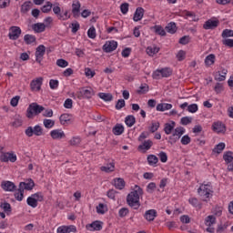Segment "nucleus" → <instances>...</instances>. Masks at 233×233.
Listing matches in <instances>:
<instances>
[{
  "label": "nucleus",
  "mask_w": 233,
  "mask_h": 233,
  "mask_svg": "<svg viewBox=\"0 0 233 233\" xmlns=\"http://www.w3.org/2000/svg\"><path fill=\"white\" fill-rule=\"evenodd\" d=\"M140 196H143V188L136 185L134 190L127 197V205L131 207V208H134V210H137L139 207H141V203L139 202Z\"/></svg>",
  "instance_id": "obj_1"
},
{
  "label": "nucleus",
  "mask_w": 233,
  "mask_h": 233,
  "mask_svg": "<svg viewBox=\"0 0 233 233\" xmlns=\"http://www.w3.org/2000/svg\"><path fill=\"white\" fill-rule=\"evenodd\" d=\"M41 112H45V106H40L37 103H32L29 105L26 110V117L28 119H33L34 116H39Z\"/></svg>",
  "instance_id": "obj_2"
},
{
  "label": "nucleus",
  "mask_w": 233,
  "mask_h": 233,
  "mask_svg": "<svg viewBox=\"0 0 233 233\" xmlns=\"http://www.w3.org/2000/svg\"><path fill=\"white\" fill-rule=\"evenodd\" d=\"M183 134H185V127H177L174 130L172 136L169 137V143L171 145H174V143H177L178 139L181 138V136H183Z\"/></svg>",
  "instance_id": "obj_3"
},
{
  "label": "nucleus",
  "mask_w": 233,
  "mask_h": 233,
  "mask_svg": "<svg viewBox=\"0 0 233 233\" xmlns=\"http://www.w3.org/2000/svg\"><path fill=\"white\" fill-rule=\"evenodd\" d=\"M43 136V127L41 126L36 125L34 127H28L25 129V136L28 137H32V136Z\"/></svg>",
  "instance_id": "obj_4"
},
{
  "label": "nucleus",
  "mask_w": 233,
  "mask_h": 233,
  "mask_svg": "<svg viewBox=\"0 0 233 233\" xmlns=\"http://www.w3.org/2000/svg\"><path fill=\"white\" fill-rule=\"evenodd\" d=\"M21 27L13 25L9 28L8 37L11 41H17L19 37H21Z\"/></svg>",
  "instance_id": "obj_5"
},
{
  "label": "nucleus",
  "mask_w": 233,
  "mask_h": 233,
  "mask_svg": "<svg viewBox=\"0 0 233 233\" xmlns=\"http://www.w3.org/2000/svg\"><path fill=\"white\" fill-rule=\"evenodd\" d=\"M205 225L207 228V232L209 233H215L216 229L212 227L213 225H216V217L214 215H209L205 219Z\"/></svg>",
  "instance_id": "obj_6"
},
{
  "label": "nucleus",
  "mask_w": 233,
  "mask_h": 233,
  "mask_svg": "<svg viewBox=\"0 0 233 233\" xmlns=\"http://www.w3.org/2000/svg\"><path fill=\"white\" fill-rule=\"evenodd\" d=\"M94 95H95L94 89L90 87L88 89L82 88L80 91L76 93V97L78 99H83V97H86V99H91V97Z\"/></svg>",
  "instance_id": "obj_7"
},
{
  "label": "nucleus",
  "mask_w": 233,
  "mask_h": 233,
  "mask_svg": "<svg viewBox=\"0 0 233 233\" xmlns=\"http://www.w3.org/2000/svg\"><path fill=\"white\" fill-rule=\"evenodd\" d=\"M46 52V47L44 45H40L36 47L35 56L36 63L41 65V61H43V57L45 56V53Z\"/></svg>",
  "instance_id": "obj_8"
},
{
  "label": "nucleus",
  "mask_w": 233,
  "mask_h": 233,
  "mask_svg": "<svg viewBox=\"0 0 233 233\" xmlns=\"http://www.w3.org/2000/svg\"><path fill=\"white\" fill-rule=\"evenodd\" d=\"M224 161L228 164V170L229 172L233 171V152L228 151L223 156Z\"/></svg>",
  "instance_id": "obj_9"
},
{
  "label": "nucleus",
  "mask_w": 233,
  "mask_h": 233,
  "mask_svg": "<svg viewBox=\"0 0 233 233\" xmlns=\"http://www.w3.org/2000/svg\"><path fill=\"white\" fill-rule=\"evenodd\" d=\"M117 48V42L116 41H107L103 46L104 52H106V54H110V52H114Z\"/></svg>",
  "instance_id": "obj_10"
},
{
  "label": "nucleus",
  "mask_w": 233,
  "mask_h": 233,
  "mask_svg": "<svg viewBox=\"0 0 233 233\" xmlns=\"http://www.w3.org/2000/svg\"><path fill=\"white\" fill-rule=\"evenodd\" d=\"M41 85H43V77H38L31 81L30 86L33 92H39L41 90Z\"/></svg>",
  "instance_id": "obj_11"
},
{
  "label": "nucleus",
  "mask_w": 233,
  "mask_h": 233,
  "mask_svg": "<svg viewBox=\"0 0 233 233\" xmlns=\"http://www.w3.org/2000/svg\"><path fill=\"white\" fill-rule=\"evenodd\" d=\"M219 25V21L218 20H208L205 22L203 25V29L204 30H214V28H218Z\"/></svg>",
  "instance_id": "obj_12"
},
{
  "label": "nucleus",
  "mask_w": 233,
  "mask_h": 233,
  "mask_svg": "<svg viewBox=\"0 0 233 233\" xmlns=\"http://www.w3.org/2000/svg\"><path fill=\"white\" fill-rule=\"evenodd\" d=\"M1 187L3 190H5V192H14L17 187H15V184L12 181H3L1 184Z\"/></svg>",
  "instance_id": "obj_13"
},
{
  "label": "nucleus",
  "mask_w": 233,
  "mask_h": 233,
  "mask_svg": "<svg viewBox=\"0 0 233 233\" xmlns=\"http://www.w3.org/2000/svg\"><path fill=\"white\" fill-rule=\"evenodd\" d=\"M50 136L52 139H65V137H66V135H65V132L61 129L52 130Z\"/></svg>",
  "instance_id": "obj_14"
},
{
  "label": "nucleus",
  "mask_w": 233,
  "mask_h": 233,
  "mask_svg": "<svg viewBox=\"0 0 233 233\" xmlns=\"http://www.w3.org/2000/svg\"><path fill=\"white\" fill-rule=\"evenodd\" d=\"M34 187H35V183H34V180L29 179L27 182H21L19 184V188L22 190H34Z\"/></svg>",
  "instance_id": "obj_15"
},
{
  "label": "nucleus",
  "mask_w": 233,
  "mask_h": 233,
  "mask_svg": "<svg viewBox=\"0 0 233 233\" xmlns=\"http://www.w3.org/2000/svg\"><path fill=\"white\" fill-rule=\"evenodd\" d=\"M154 145V142L152 140H145L142 141V144L138 146V150H141L142 152H147V150H150L152 148V146Z\"/></svg>",
  "instance_id": "obj_16"
},
{
  "label": "nucleus",
  "mask_w": 233,
  "mask_h": 233,
  "mask_svg": "<svg viewBox=\"0 0 233 233\" xmlns=\"http://www.w3.org/2000/svg\"><path fill=\"white\" fill-rule=\"evenodd\" d=\"M88 230H101L103 228V222L96 220L91 224L86 225Z\"/></svg>",
  "instance_id": "obj_17"
},
{
  "label": "nucleus",
  "mask_w": 233,
  "mask_h": 233,
  "mask_svg": "<svg viewBox=\"0 0 233 233\" xmlns=\"http://www.w3.org/2000/svg\"><path fill=\"white\" fill-rule=\"evenodd\" d=\"M144 218L147 221H154V219L157 218V211H156V209H149L146 211Z\"/></svg>",
  "instance_id": "obj_18"
},
{
  "label": "nucleus",
  "mask_w": 233,
  "mask_h": 233,
  "mask_svg": "<svg viewBox=\"0 0 233 233\" xmlns=\"http://www.w3.org/2000/svg\"><path fill=\"white\" fill-rule=\"evenodd\" d=\"M77 229L75 226H62L59 227L56 230L57 233H70V232H76Z\"/></svg>",
  "instance_id": "obj_19"
},
{
  "label": "nucleus",
  "mask_w": 233,
  "mask_h": 233,
  "mask_svg": "<svg viewBox=\"0 0 233 233\" xmlns=\"http://www.w3.org/2000/svg\"><path fill=\"white\" fill-rule=\"evenodd\" d=\"M81 11V3L75 1L72 4V14L74 17H79V12Z\"/></svg>",
  "instance_id": "obj_20"
},
{
  "label": "nucleus",
  "mask_w": 233,
  "mask_h": 233,
  "mask_svg": "<svg viewBox=\"0 0 233 233\" xmlns=\"http://www.w3.org/2000/svg\"><path fill=\"white\" fill-rule=\"evenodd\" d=\"M143 15H145V9H143V7H137L134 14L133 20L136 22L141 21Z\"/></svg>",
  "instance_id": "obj_21"
},
{
  "label": "nucleus",
  "mask_w": 233,
  "mask_h": 233,
  "mask_svg": "<svg viewBox=\"0 0 233 233\" xmlns=\"http://www.w3.org/2000/svg\"><path fill=\"white\" fill-rule=\"evenodd\" d=\"M212 127H213L214 132H218V134L225 133V131L227 130L225 127V124L221 122H215Z\"/></svg>",
  "instance_id": "obj_22"
},
{
  "label": "nucleus",
  "mask_w": 233,
  "mask_h": 233,
  "mask_svg": "<svg viewBox=\"0 0 233 233\" xmlns=\"http://www.w3.org/2000/svg\"><path fill=\"white\" fill-rule=\"evenodd\" d=\"M32 28L36 34H41L42 32H45V30H46V25L43 23H36L32 25Z\"/></svg>",
  "instance_id": "obj_23"
},
{
  "label": "nucleus",
  "mask_w": 233,
  "mask_h": 233,
  "mask_svg": "<svg viewBox=\"0 0 233 233\" xmlns=\"http://www.w3.org/2000/svg\"><path fill=\"white\" fill-rule=\"evenodd\" d=\"M116 168V164L114 162H111L109 164H106V166H102L100 167V170L102 172H106V174H109V172H114Z\"/></svg>",
  "instance_id": "obj_24"
},
{
  "label": "nucleus",
  "mask_w": 233,
  "mask_h": 233,
  "mask_svg": "<svg viewBox=\"0 0 233 233\" xmlns=\"http://www.w3.org/2000/svg\"><path fill=\"white\" fill-rule=\"evenodd\" d=\"M125 179L118 177L114 179V187H116L118 190H123L125 188Z\"/></svg>",
  "instance_id": "obj_25"
},
{
  "label": "nucleus",
  "mask_w": 233,
  "mask_h": 233,
  "mask_svg": "<svg viewBox=\"0 0 233 233\" xmlns=\"http://www.w3.org/2000/svg\"><path fill=\"white\" fill-rule=\"evenodd\" d=\"M112 132L115 136H121V134L125 132V127H123L121 124H116L113 127Z\"/></svg>",
  "instance_id": "obj_26"
},
{
  "label": "nucleus",
  "mask_w": 233,
  "mask_h": 233,
  "mask_svg": "<svg viewBox=\"0 0 233 233\" xmlns=\"http://www.w3.org/2000/svg\"><path fill=\"white\" fill-rule=\"evenodd\" d=\"M172 104L161 103L157 106V112H165V110H170Z\"/></svg>",
  "instance_id": "obj_27"
},
{
  "label": "nucleus",
  "mask_w": 233,
  "mask_h": 233,
  "mask_svg": "<svg viewBox=\"0 0 233 233\" xmlns=\"http://www.w3.org/2000/svg\"><path fill=\"white\" fill-rule=\"evenodd\" d=\"M216 63V55L210 54L208 55L205 59V65L206 66H212Z\"/></svg>",
  "instance_id": "obj_28"
},
{
  "label": "nucleus",
  "mask_w": 233,
  "mask_h": 233,
  "mask_svg": "<svg viewBox=\"0 0 233 233\" xmlns=\"http://www.w3.org/2000/svg\"><path fill=\"white\" fill-rule=\"evenodd\" d=\"M125 123H126L127 127H134V125H136V116H134L132 115H128L125 118Z\"/></svg>",
  "instance_id": "obj_29"
},
{
  "label": "nucleus",
  "mask_w": 233,
  "mask_h": 233,
  "mask_svg": "<svg viewBox=\"0 0 233 233\" xmlns=\"http://www.w3.org/2000/svg\"><path fill=\"white\" fill-rule=\"evenodd\" d=\"M60 123L64 126L66 127V125H70V115L68 114H63L59 117Z\"/></svg>",
  "instance_id": "obj_30"
},
{
  "label": "nucleus",
  "mask_w": 233,
  "mask_h": 233,
  "mask_svg": "<svg viewBox=\"0 0 233 233\" xmlns=\"http://www.w3.org/2000/svg\"><path fill=\"white\" fill-rule=\"evenodd\" d=\"M166 30L167 32H168V34H176L177 30V27L176 26V23L171 22L167 24V25L166 26Z\"/></svg>",
  "instance_id": "obj_31"
},
{
  "label": "nucleus",
  "mask_w": 233,
  "mask_h": 233,
  "mask_svg": "<svg viewBox=\"0 0 233 233\" xmlns=\"http://www.w3.org/2000/svg\"><path fill=\"white\" fill-rule=\"evenodd\" d=\"M98 97L103 99V101H112V99H114V96L110 93H99Z\"/></svg>",
  "instance_id": "obj_32"
},
{
  "label": "nucleus",
  "mask_w": 233,
  "mask_h": 233,
  "mask_svg": "<svg viewBox=\"0 0 233 233\" xmlns=\"http://www.w3.org/2000/svg\"><path fill=\"white\" fill-rule=\"evenodd\" d=\"M158 161H159V158H157L156 155L147 156V162H148V165H150L151 167H154V165H157Z\"/></svg>",
  "instance_id": "obj_33"
},
{
  "label": "nucleus",
  "mask_w": 233,
  "mask_h": 233,
  "mask_svg": "<svg viewBox=\"0 0 233 233\" xmlns=\"http://www.w3.org/2000/svg\"><path fill=\"white\" fill-rule=\"evenodd\" d=\"M174 127H176V122H173L171 124H166L164 127V132L168 136L172 134V131L174 130Z\"/></svg>",
  "instance_id": "obj_34"
},
{
  "label": "nucleus",
  "mask_w": 233,
  "mask_h": 233,
  "mask_svg": "<svg viewBox=\"0 0 233 233\" xmlns=\"http://www.w3.org/2000/svg\"><path fill=\"white\" fill-rule=\"evenodd\" d=\"M0 208H3L4 212H5L6 214H10L12 212V206H10V203L8 202H2L0 204Z\"/></svg>",
  "instance_id": "obj_35"
},
{
  "label": "nucleus",
  "mask_w": 233,
  "mask_h": 233,
  "mask_svg": "<svg viewBox=\"0 0 233 233\" xmlns=\"http://www.w3.org/2000/svg\"><path fill=\"white\" fill-rule=\"evenodd\" d=\"M32 8V2H25L21 6V13L26 14Z\"/></svg>",
  "instance_id": "obj_36"
},
{
  "label": "nucleus",
  "mask_w": 233,
  "mask_h": 233,
  "mask_svg": "<svg viewBox=\"0 0 233 233\" xmlns=\"http://www.w3.org/2000/svg\"><path fill=\"white\" fill-rule=\"evenodd\" d=\"M24 41L26 45H32V43H35V36L34 35H25Z\"/></svg>",
  "instance_id": "obj_37"
},
{
  "label": "nucleus",
  "mask_w": 233,
  "mask_h": 233,
  "mask_svg": "<svg viewBox=\"0 0 233 233\" xmlns=\"http://www.w3.org/2000/svg\"><path fill=\"white\" fill-rule=\"evenodd\" d=\"M27 205L29 207H32V208H35L37 207V200L35 199L34 196L31 195L28 198H27Z\"/></svg>",
  "instance_id": "obj_38"
},
{
  "label": "nucleus",
  "mask_w": 233,
  "mask_h": 233,
  "mask_svg": "<svg viewBox=\"0 0 233 233\" xmlns=\"http://www.w3.org/2000/svg\"><path fill=\"white\" fill-rule=\"evenodd\" d=\"M199 190L208 192V194L210 195V192H212V183L202 184L199 187Z\"/></svg>",
  "instance_id": "obj_39"
},
{
  "label": "nucleus",
  "mask_w": 233,
  "mask_h": 233,
  "mask_svg": "<svg viewBox=\"0 0 233 233\" xmlns=\"http://www.w3.org/2000/svg\"><path fill=\"white\" fill-rule=\"evenodd\" d=\"M198 192L199 196L202 197V200H204V201H208L207 199H208L210 198V193H208V191H204V189L199 190V188H198Z\"/></svg>",
  "instance_id": "obj_40"
},
{
  "label": "nucleus",
  "mask_w": 233,
  "mask_h": 233,
  "mask_svg": "<svg viewBox=\"0 0 233 233\" xmlns=\"http://www.w3.org/2000/svg\"><path fill=\"white\" fill-rule=\"evenodd\" d=\"M154 28H155L156 34H157L158 35H162V36L167 35V32L161 25H155Z\"/></svg>",
  "instance_id": "obj_41"
},
{
  "label": "nucleus",
  "mask_w": 233,
  "mask_h": 233,
  "mask_svg": "<svg viewBox=\"0 0 233 233\" xmlns=\"http://www.w3.org/2000/svg\"><path fill=\"white\" fill-rule=\"evenodd\" d=\"M108 209L106 208V206L103 203H100L96 207V212L97 214H105Z\"/></svg>",
  "instance_id": "obj_42"
},
{
  "label": "nucleus",
  "mask_w": 233,
  "mask_h": 233,
  "mask_svg": "<svg viewBox=\"0 0 233 233\" xmlns=\"http://www.w3.org/2000/svg\"><path fill=\"white\" fill-rule=\"evenodd\" d=\"M52 6L53 5L50 2H46V4L41 7V11L44 14H48V12L52 10Z\"/></svg>",
  "instance_id": "obj_43"
},
{
  "label": "nucleus",
  "mask_w": 233,
  "mask_h": 233,
  "mask_svg": "<svg viewBox=\"0 0 233 233\" xmlns=\"http://www.w3.org/2000/svg\"><path fill=\"white\" fill-rule=\"evenodd\" d=\"M161 77H169V76H172V70L170 68H163L160 70Z\"/></svg>",
  "instance_id": "obj_44"
},
{
  "label": "nucleus",
  "mask_w": 233,
  "mask_h": 233,
  "mask_svg": "<svg viewBox=\"0 0 233 233\" xmlns=\"http://www.w3.org/2000/svg\"><path fill=\"white\" fill-rule=\"evenodd\" d=\"M24 196H25L24 189H22L21 187H18V192L15 194V199H17V201H23Z\"/></svg>",
  "instance_id": "obj_45"
},
{
  "label": "nucleus",
  "mask_w": 233,
  "mask_h": 233,
  "mask_svg": "<svg viewBox=\"0 0 233 233\" xmlns=\"http://www.w3.org/2000/svg\"><path fill=\"white\" fill-rule=\"evenodd\" d=\"M149 90V87H148V85L147 84H142L140 86H139V89L137 91V94H147V92H148Z\"/></svg>",
  "instance_id": "obj_46"
},
{
  "label": "nucleus",
  "mask_w": 233,
  "mask_h": 233,
  "mask_svg": "<svg viewBox=\"0 0 233 233\" xmlns=\"http://www.w3.org/2000/svg\"><path fill=\"white\" fill-rule=\"evenodd\" d=\"M223 150H225V143H219V144L217 145V147L213 149V152H215V154H221V152H223Z\"/></svg>",
  "instance_id": "obj_47"
},
{
  "label": "nucleus",
  "mask_w": 233,
  "mask_h": 233,
  "mask_svg": "<svg viewBox=\"0 0 233 233\" xmlns=\"http://www.w3.org/2000/svg\"><path fill=\"white\" fill-rule=\"evenodd\" d=\"M44 123V127H46V128H52L54 127V125H56V121L52 120V119H44L43 121Z\"/></svg>",
  "instance_id": "obj_48"
},
{
  "label": "nucleus",
  "mask_w": 233,
  "mask_h": 233,
  "mask_svg": "<svg viewBox=\"0 0 233 233\" xmlns=\"http://www.w3.org/2000/svg\"><path fill=\"white\" fill-rule=\"evenodd\" d=\"M157 52H159V47L148 46V47L147 48V54L148 56H154V54H157Z\"/></svg>",
  "instance_id": "obj_49"
},
{
  "label": "nucleus",
  "mask_w": 233,
  "mask_h": 233,
  "mask_svg": "<svg viewBox=\"0 0 233 233\" xmlns=\"http://www.w3.org/2000/svg\"><path fill=\"white\" fill-rule=\"evenodd\" d=\"M81 143V137H72V139L69 140V144L72 147H77V145H79Z\"/></svg>",
  "instance_id": "obj_50"
},
{
  "label": "nucleus",
  "mask_w": 233,
  "mask_h": 233,
  "mask_svg": "<svg viewBox=\"0 0 233 233\" xmlns=\"http://www.w3.org/2000/svg\"><path fill=\"white\" fill-rule=\"evenodd\" d=\"M223 39H227V37H233V30L232 29H225L222 32Z\"/></svg>",
  "instance_id": "obj_51"
},
{
  "label": "nucleus",
  "mask_w": 233,
  "mask_h": 233,
  "mask_svg": "<svg viewBox=\"0 0 233 233\" xmlns=\"http://www.w3.org/2000/svg\"><path fill=\"white\" fill-rule=\"evenodd\" d=\"M189 203L193 207H196V208H201V203H199V201L196 198H189Z\"/></svg>",
  "instance_id": "obj_52"
},
{
  "label": "nucleus",
  "mask_w": 233,
  "mask_h": 233,
  "mask_svg": "<svg viewBox=\"0 0 233 233\" xmlns=\"http://www.w3.org/2000/svg\"><path fill=\"white\" fill-rule=\"evenodd\" d=\"M57 66H60V68H66L68 66V61L61 58L56 61Z\"/></svg>",
  "instance_id": "obj_53"
},
{
  "label": "nucleus",
  "mask_w": 233,
  "mask_h": 233,
  "mask_svg": "<svg viewBox=\"0 0 233 233\" xmlns=\"http://www.w3.org/2000/svg\"><path fill=\"white\" fill-rule=\"evenodd\" d=\"M87 36L89 39H96V27L91 26L87 31Z\"/></svg>",
  "instance_id": "obj_54"
},
{
  "label": "nucleus",
  "mask_w": 233,
  "mask_h": 233,
  "mask_svg": "<svg viewBox=\"0 0 233 233\" xmlns=\"http://www.w3.org/2000/svg\"><path fill=\"white\" fill-rule=\"evenodd\" d=\"M85 75L89 78L92 79L94 76H96V71H92L89 67L85 68Z\"/></svg>",
  "instance_id": "obj_55"
},
{
  "label": "nucleus",
  "mask_w": 233,
  "mask_h": 233,
  "mask_svg": "<svg viewBox=\"0 0 233 233\" xmlns=\"http://www.w3.org/2000/svg\"><path fill=\"white\" fill-rule=\"evenodd\" d=\"M158 157H159L161 163H167V161H168V156H167V154L164 151H161L158 154Z\"/></svg>",
  "instance_id": "obj_56"
},
{
  "label": "nucleus",
  "mask_w": 233,
  "mask_h": 233,
  "mask_svg": "<svg viewBox=\"0 0 233 233\" xmlns=\"http://www.w3.org/2000/svg\"><path fill=\"white\" fill-rule=\"evenodd\" d=\"M213 214L218 217L221 216L223 214V208L216 206L213 209Z\"/></svg>",
  "instance_id": "obj_57"
},
{
  "label": "nucleus",
  "mask_w": 233,
  "mask_h": 233,
  "mask_svg": "<svg viewBox=\"0 0 233 233\" xmlns=\"http://www.w3.org/2000/svg\"><path fill=\"white\" fill-rule=\"evenodd\" d=\"M180 45H188L190 43V36L189 35H184L179 39L178 42Z\"/></svg>",
  "instance_id": "obj_58"
},
{
  "label": "nucleus",
  "mask_w": 233,
  "mask_h": 233,
  "mask_svg": "<svg viewBox=\"0 0 233 233\" xmlns=\"http://www.w3.org/2000/svg\"><path fill=\"white\" fill-rule=\"evenodd\" d=\"M154 190H156V183L151 182L147 187V192H148V194H154Z\"/></svg>",
  "instance_id": "obj_59"
},
{
  "label": "nucleus",
  "mask_w": 233,
  "mask_h": 233,
  "mask_svg": "<svg viewBox=\"0 0 233 233\" xmlns=\"http://www.w3.org/2000/svg\"><path fill=\"white\" fill-rule=\"evenodd\" d=\"M180 123L181 125H184V126L190 125V123H192V117L184 116L181 118Z\"/></svg>",
  "instance_id": "obj_60"
},
{
  "label": "nucleus",
  "mask_w": 233,
  "mask_h": 233,
  "mask_svg": "<svg viewBox=\"0 0 233 233\" xmlns=\"http://www.w3.org/2000/svg\"><path fill=\"white\" fill-rule=\"evenodd\" d=\"M190 141V137H188V135H185L181 137L180 143H182L183 145H189Z\"/></svg>",
  "instance_id": "obj_61"
},
{
  "label": "nucleus",
  "mask_w": 233,
  "mask_h": 233,
  "mask_svg": "<svg viewBox=\"0 0 233 233\" xmlns=\"http://www.w3.org/2000/svg\"><path fill=\"white\" fill-rule=\"evenodd\" d=\"M129 210L127 208H122L119 211H118V216L119 218H125L127 214H128Z\"/></svg>",
  "instance_id": "obj_62"
},
{
  "label": "nucleus",
  "mask_w": 233,
  "mask_h": 233,
  "mask_svg": "<svg viewBox=\"0 0 233 233\" xmlns=\"http://www.w3.org/2000/svg\"><path fill=\"white\" fill-rule=\"evenodd\" d=\"M198 109L197 104H191L187 106V111L191 114H196V111Z\"/></svg>",
  "instance_id": "obj_63"
},
{
  "label": "nucleus",
  "mask_w": 233,
  "mask_h": 233,
  "mask_svg": "<svg viewBox=\"0 0 233 233\" xmlns=\"http://www.w3.org/2000/svg\"><path fill=\"white\" fill-rule=\"evenodd\" d=\"M120 10L122 14H127L128 13V3H124L120 5Z\"/></svg>",
  "instance_id": "obj_64"
}]
</instances>
